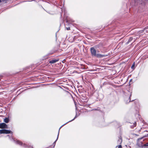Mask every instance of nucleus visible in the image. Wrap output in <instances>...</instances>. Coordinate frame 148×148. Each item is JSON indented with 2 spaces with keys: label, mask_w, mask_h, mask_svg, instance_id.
<instances>
[{
  "label": "nucleus",
  "mask_w": 148,
  "mask_h": 148,
  "mask_svg": "<svg viewBox=\"0 0 148 148\" xmlns=\"http://www.w3.org/2000/svg\"><path fill=\"white\" fill-rule=\"evenodd\" d=\"M90 51L92 55L98 58H101L106 56L107 55H102L99 54H96L95 49L94 47L90 48Z\"/></svg>",
  "instance_id": "f257e3e1"
},
{
  "label": "nucleus",
  "mask_w": 148,
  "mask_h": 148,
  "mask_svg": "<svg viewBox=\"0 0 148 148\" xmlns=\"http://www.w3.org/2000/svg\"><path fill=\"white\" fill-rule=\"evenodd\" d=\"M12 132L10 130L5 129H2L0 130V134H12Z\"/></svg>",
  "instance_id": "f03ea898"
},
{
  "label": "nucleus",
  "mask_w": 148,
  "mask_h": 148,
  "mask_svg": "<svg viewBox=\"0 0 148 148\" xmlns=\"http://www.w3.org/2000/svg\"><path fill=\"white\" fill-rule=\"evenodd\" d=\"M8 125L4 123H0V128L2 129H7Z\"/></svg>",
  "instance_id": "7ed1b4c3"
},
{
  "label": "nucleus",
  "mask_w": 148,
  "mask_h": 148,
  "mask_svg": "<svg viewBox=\"0 0 148 148\" xmlns=\"http://www.w3.org/2000/svg\"><path fill=\"white\" fill-rule=\"evenodd\" d=\"M76 118V116L73 119H72V120H71V121H69V122H67V123H66L65 124H64V125H62V126H61L59 129V132H58V136H57V139L56 140H55V141L53 143V144H54V145H55V143H56V141L57 140L58 138V135H59V131H60V129L61 128V127L62 126H63L64 125H65L66 123H68L69 122H71L73 121V120H74L75 119V118Z\"/></svg>",
  "instance_id": "20e7f679"
},
{
  "label": "nucleus",
  "mask_w": 148,
  "mask_h": 148,
  "mask_svg": "<svg viewBox=\"0 0 148 148\" xmlns=\"http://www.w3.org/2000/svg\"><path fill=\"white\" fill-rule=\"evenodd\" d=\"M59 61V59H54L50 60L49 62L50 63L53 64Z\"/></svg>",
  "instance_id": "39448f33"
},
{
  "label": "nucleus",
  "mask_w": 148,
  "mask_h": 148,
  "mask_svg": "<svg viewBox=\"0 0 148 148\" xmlns=\"http://www.w3.org/2000/svg\"><path fill=\"white\" fill-rule=\"evenodd\" d=\"M4 122L7 123L9 121V119L8 118H6L4 119Z\"/></svg>",
  "instance_id": "423d86ee"
},
{
  "label": "nucleus",
  "mask_w": 148,
  "mask_h": 148,
  "mask_svg": "<svg viewBox=\"0 0 148 148\" xmlns=\"http://www.w3.org/2000/svg\"><path fill=\"white\" fill-rule=\"evenodd\" d=\"M15 142L16 144H18L20 145H22L23 144V143L19 140H17Z\"/></svg>",
  "instance_id": "0eeeda50"
},
{
  "label": "nucleus",
  "mask_w": 148,
  "mask_h": 148,
  "mask_svg": "<svg viewBox=\"0 0 148 148\" xmlns=\"http://www.w3.org/2000/svg\"><path fill=\"white\" fill-rule=\"evenodd\" d=\"M122 141V140L121 139V137L119 138V139L118 140V143L119 144L121 143Z\"/></svg>",
  "instance_id": "6e6552de"
},
{
  "label": "nucleus",
  "mask_w": 148,
  "mask_h": 148,
  "mask_svg": "<svg viewBox=\"0 0 148 148\" xmlns=\"http://www.w3.org/2000/svg\"><path fill=\"white\" fill-rule=\"evenodd\" d=\"M135 64L134 63L132 65V66H131V68L133 69H134V67H135Z\"/></svg>",
  "instance_id": "1a4fd4ad"
},
{
  "label": "nucleus",
  "mask_w": 148,
  "mask_h": 148,
  "mask_svg": "<svg viewBox=\"0 0 148 148\" xmlns=\"http://www.w3.org/2000/svg\"><path fill=\"white\" fill-rule=\"evenodd\" d=\"M145 146H148V143L144 145Z\"/></svg>",
  "instance_id": "9d476101"
},
{
  "label": "nucleus",
  "mask_w": 148,
  "mask_h": 148,
  "mask_svg": "<svg viewBox=\"0 0 148 148\" xmlns=\"http://www.w3.org/2000/svg\"><path fill=\"white\" fill-rule=\"evenodd\" d=\"M118 148H121V147H122L121 146V145H119L118 146Z\"/></svg>",
  "instance_id": "9b49d317"
},
{
  "label": "nucleus",
  "mask_w": 148,
  "mask_h": 148,
  "mask_svg": "<svg viewBox=\"0 0 148 148\" xmlns=\"http://www.w3.org/2000/svg\"><path fill=\"white\" fill-rule=\"evenodd\" d=\"M66 29L67 30H69L70 29V27H66Z\"/></svg>",
  "instance_id": "f8f14e48"
},
{
  "label": "nucleus",
  "mask_w": 148,
  "mask_h": 148,
  "mask_svg": "<svg viewBox=\"0 0 148 148\" xmlns=\"http://www.w3.org/2000/svg\"><path fill=\"white\" fill-rule=\"evenodd\" d=\"M23 146L24 147H27V146L26 144H23Z\"/></svg>",
  "instance_id": "ddd939ff"
},
{
  "label": "nucleus",
  "mask_w": 148,
  "mask_h": 148,
  "mask_svg": "<svg viewBox=\"0 0 148 148\" xmlns=\"http://www.w3.org/2000/svg\"><path fill=\"white\" fill-rule=\"evenodd\" d=\"M132 38H130V39H129V40H128V41H129H129H131V40H132Z\"/></svg>",
  "instance_id": "4468645a"
},
{
  "label": "nucleus",
  "mask_w": 148,
  "mask_h": 148,
  "mask_svg": "<svg viewBox=\"0 0 148 148\" xmlns=\"http://www.w3.org/2000/svg\"><path fill=\"white\" fill-rule=\"evenodd\" d=\"M134 126L135 127L136 125V123L135 122V123L134 124Z\"/></svg>",
  "instance_id": "2eb2a0df"
},
{
  "label": "nucleus",
  "mask_w": 148,
  "mask_h": 148,
  "mask_svg": "<svg viewBox=\"0 0 148 148\" xmlns=\"http://www.w3.org/2000/svg\"><path fill=\"white\" fill-rule=\"evenodd\" d=\"M13 139V140L15 142V140H13V139Z\"/></svg>",
  "instance_id": "dca6fc26"
},
{
  "label": "nucleus",
  "mask_w": 148,
  "mask_h": 148,
  "mask_svg": "<svg viewBox=\"0 0 148 148\" xmlns=\"http://www.w3.org/2000/svg\"><path fill=\"white\" fill-rule=\"evenodd\" d=\"M145 1H148V0H145Z\"/></svg>",
  "instance_id": "f3484780"
},
{
  "label": "nucleus",
  "mask_w": 148,
  "mask_h": 148,
  "mask_svg": "<svg viewBox=\"0 0 148 148\" xmlns=\"http://www.w3.org/2000/svg\"><path fill=\"white\" fill-rule=\"evenodd\" d=\"M1 2V0H0V3Z\"/></svg>",
  "instance_id": "a211bd4d"
}]
</instances>
